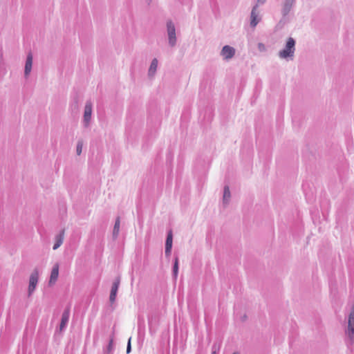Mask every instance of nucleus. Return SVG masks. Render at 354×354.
I'll return each mask as SVG.
<instances>
[{
	"label": "nucleus",
	"mask_w": 354,
	"mask_h": 354,
	"mask_svg": "<svg viewBox=\"0 0 354 354\" xmlns=\"http://www.w3.org/2000/svg\"><path fill=\"white\" fill-rule=\"evenodd\" d=\"M120 282V279H116L112 285L111 293H110V301L111 304L114 303V301H115L116 295H117V292H118V290L119 288Z\"/></svg>",
	"instance_id": "11"
},
{
	"label": "nucleus",
	"mask_w": 354,
	"mask_h": 354,
	"mask_svg": "<svg viewBox=\"0 0 354 354\" xmlns=\"http://www.w3.org/2000/svg\"><path fill=\"white\" fill-rule=\"evenodd\" d=\"M83 144H84V142H83L82 140H79L77 141V147H76V153H77V156H80L82 153Z\"/></svg>",
	"instance_id": "18"
},
{
	"label": "nucleus",
	"mask_w": 354,
	"mask_h": 354,
	"mask_svg": "<svg viewBox=\"0 0 354 354\" xmlns=\"http://www.w3.org/2000/svg\"><path fill=\"white\" fill-rule=\"evenodd\" d=\"M32 66V54L30 51L26 57L25 68H24V76L25 77H28L31 72Z\"/></svg>",
	"instance_id": "10"
},
{
	"label": "nucleus",
	"mask_w": 354,
	"mask_h": 354,
	"mask_svg": "<svg viewBox=\"0 0 354 354\" xmlns=\"http://www.w3.org/2000/svg\"><path fill=\"white\" fill-rule=\"evenodd\" d=\"M59 247H60V245H58L57 243H55V244H54V245H53V249L54 250H57V249L58 248H59Z\"/></svg>",
	"instance_id": "23"
},
{
	"label": "nucleus",
	"mask_w": 354,
	"mask_h": 354,
	"mask_svg": "<svg viewBox=\"0 0 354 354\" xmlns=\"http://www.w3.org/2000/svg\"><path fill=\"white\" fill-rule=\"evenodd\" d=\"M158 61L156 58H153L151 62L148 70V76L149 78L153 77L156 73Z\"/></svg>",
	"instance_id": "12"
},
{
	"label": "nucleus",
	"mask_w": 354,
	"mask_h": 354,
	"mask_svg": "<svg viewBox=\"0 0 354 354\" xmlns=\"http://www.w3.org/2000/svg\"><path fill=\"white\" fill-rule=\"evenodd\" d=\"M295 39L291 37H288L284 48L279 52V57L281 59L292 60L295 55Z\"/></svg>",
	"instance_id": "1"
},
{
	"label": "nucleus",
	"mask_w": 354,
	"mask_h": 354,
	"mask_svg": "<svg viewBox=\"0 0 354 354\" xmlns=\"http://www.w3.org/2000/svg\"><path fill=\"white\" fill-rule=\"evenodd\" d=\"M348 335L351 339H353L354 337V306L348 317Z\"/></svg>",
	"instance_id": "9"
},
{
	"label": "nucleus",
	"mask_w": 354,
	"mask_h": 354,
	"mask_svg": "<svg viewBox=\"0 0 354 354\" xmlns=\"http://www.w3.org/2000/svg\"><path fill=\"white\" fill-rule=\"evenodd\" d=\"M39 280V273L35 270L30 276L28 288V296L30 297L35 291Z\"/></svg>",
	"instance_id": "5"
},
{
	"label": "nucleus",
	"mask_w": 354,
	"mask_h": 354,
	"mask_svg": "<svg viewBox=\"0 0 354 354\" xmlns=\"http://www.w3.org/2000/svg\"><path fill=\"white\" fill-rule=\"evenodd\" d=\"M93 104L91 100H87L84 106L82 124L84 128H88L92 118Z\"/></svg>",
	"instance_id": "4"
},
{
	"label": "nucleus",
	"mask_w": 354,
	"mask_h": 354,
	"mask_svg": "<svg viewBox=\"0 0 354 354\" xmlns=\"http://www.w3.org/2000/svg\"><path fill=\"white\" fill-rule=\"evenodd\" d=\"M236 50L234 47L225 45L221 49V55L223 57L224 59L229 60L234 56Z\"/></svg>",
	"instance_id": "7"
},
{
	"label": "nucleus",
	"mask_w": 354,
	"mask_h": 354,
	"mask_svg": "<svg viewBox=\"0 0 354 354\" xmlns=\"http://www.w3.org/2000/svg\"><path fill=\"white\" fill-rule=\"evenodd\" d=\"M266 0H257V5H258V3H259V4H263V3H266Z\"/></svg>",
	"instance_id": "25"
},
{
	"label": "nucleus",
	"mask_w": 354,
	"mask_h": 354,
	"mask_svg": "<svg viewBox=\"0 0 354 354\" xmlns=\"http://www.w3.org/2000/svg\"><path fill=\"white\" fill-rule=\"evenodd\" d=\"M120 230V217H118L115 220L113 230V238H117L119 234Z\"/></svg>",
	"instance_id": "16"
},
{
	"label": "nucleus",
	"mask_w": 354,
	"mask_h": 354,
	"mask_svg": "<svg viewBox=\"0 0 354 354\" xmlns=\"http://www.w3.org/2000/svg\"><path fill=\"white\" fill-rule=\"evenodd\" d=\"M131 351V338L129 339L127 348V353H129Z\"/></svg>",
	"instance_id": "21"
},
{
	"label": "nucleus",
	"mask_w": 354,
	"mask_h": 354,
	"mask_svg": "<svg viewBox=\"0 0 354 354\" xmlns=\"http://www.w3.org/2000/svg\"><path fill=\"white\" fill-rule=\"evenodd\" d=\"M59 276L58 267H54L51 271L48 285L52 286L55 284Z\"/></svg>",
	"instance_id": "13"
},
{
	"label": "nucleus",
	"mask_w": 354,
	"mask_h": 354,
	"mask_svg": "<svg viewBox=\"0 0 354 354\" xmlns=\"http://www.w3.org/2000/svg\"><path fill=\"white\" fill-rule=\"evenodd\" d=\"M295 1L296 0H283L281 10L282 17L277 24L278 26L281 28L290 21L288 14L295 6Z\"/></svg>",
	"instance_id": "2"
},
{
	"label": "nucleus",
	"mask_w": 354,
	"mask_h": 354,
	"mask_svg": "<svg viewBox=\"0 0 354 354\" xmlns=\"http://www.w3.org/2000/svg\"><path fill=\"white\" fill-rule=\"evenodd\" d=\"M173 245V233L172 230L170 229L167 234L166 241H165V255L167 257L169 256L171 252Z\"/></svg>",
	"instance_id": "8"
},
{
	"label": "nucleus",
	"mask_w": 354,
	"mask_h": 354,
	"mask_svg": "<svg viewBox=\"0 0 354 354\" xmlns=\"http://www.w3.org/2000/svg\"><path fill=\"white\" fill-rule=\"evenodd\" d=\"M68 319H69V311L65 310L63 313L62 316V320H61V323H60V330H61L65 327L67 322H68Z\"/></svg>",
	"instance_id": "15"
},
{
	"label": "nucleus",
	"mask_w": 354,
	"mask_h": 354,
	"mask_svg": "<svg viewBox=\"0 0 354 354\" xmlns=\"http://www.w3.org/2000/svg\"><path fill=\"white\" fill-rule=\"evenodd\" d=\"M259 5L255 4L252 9L250 13V26L252 28H255L257 25L261 20V17L259 16V12L257 10Z\"/></svg>",
	"instance_id": "6"
},
{
	"label": "nucleus",
	"mask_w": 354,
	"mask_h": 354,
	"mask_svg": "<svg viewBox=\"0 0 354 354\" xmlns=\"http://www.w3.org/2000/svg\"><path fill=\"white\" fill-rule=\"evenodd\" d=\"M64 230H62L59 233L55 236V243L61 245L64 241Z\"/></svg>",
	"instance_id": "17"
},
{
	"label": "nucleus",
	"mask_w": 354,
	"mask_h": 354,
	"mask_svg": "<svg viewBox=\"0 0 354 354\" xmlns=\"http://www.w3.org/2000/svg\"><path fill=\"white\" fill-rule=\"evenodd\" d=\"M179 261L177 257L175 258L172 266H178Z\"/></svg>",
	"instance_id": "22"
},
{
	"label": "nucleus",
	"mask_w": 354,
	"mask_h": 354,
	"mask_svg": "<svg viewBox=\"0 0 354 354\" xmlns=\"http://www.w3.org/2000/svg\"><path fill=\"white\" fill-rule=\"evenodd\" d=\"M166 26L168 36V44L170 47L173 48L177 43L175 25L171 19H169L167 21Z\"/></svg>",
	"instance_id": "3"
},
{
	"label": "nucleus",
	"mask_w": 354,
	"mask_h": 354,
	"mask_svg": "<svg viewBox=\"0 0 354 354\" xmlns=\"http://www.w3.org/2000/svg\"><path fill=\"white\" fill-rule=\"evenodd\" d=\"M230 198L231 193L230 190V187L227 185H226L224 186L223 188V203L224 205H228Z\"/></svg>",
	"instance_id": "14"
},
{
	"label": "nucleus",
	"mask_w": 354,
	"mask_h": 354,
	"mask_svg": "<svg viewBox=\"0 0 354 354\" xmlns=\"http://www.w3.org/2000/svg\"><path fill=\"white\" fill-rule=\"evenodd\" d=\"M78 104H79V96L77 94H76L73 98L72 106L74 109H77Z\"/></svg>",
	"instance_id": "19"
},
{
	"label": "nucleus",
	"mask_w": 354,
	"mask_h": 354,
	"mask_svg": "<svg viewBox=\"0 0 354 354\" xmlns=\"http://www.w3.org/2000/svg\"><path fill=\"white\" fill-rule=\"evenodd\" d=\"M257 48L260 52L266 51V47L265 44L263 43H261V42L258 43Z\"/></svg>",
	"instance_id": "20"
},
{
	"label": "nucleus",
	"mask_w": 354,
	"mask_h": 354,
	"mask_svg": "<svg viewBox=\"0 0 354 354\" xmlns=\"http://www.w3.org/2000/svg\"><path fill=\"white\" fill-rule=\"evenodd\" d=\"M178 267H174V274L175 276H176V275H177V273H178Z\"/></svg>",
	"instance_id": "24"
}]
</instances>
